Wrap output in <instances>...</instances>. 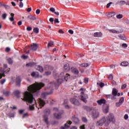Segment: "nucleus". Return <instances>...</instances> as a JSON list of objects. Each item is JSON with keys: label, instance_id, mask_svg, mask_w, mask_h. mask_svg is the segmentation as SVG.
Wrapping results in <instances>:
<instances>
[{"label": "nucleus", "instance_id": "f257e3e1", "mask_svg": "<svg viewBox=\"0 0 129 129\" xmlns=\"http://www.w3.org/2000/svg\"><path fill=\"white\" fill-rule=\"evenodd\" d=\"M45 86V84L42 83H35L33 84L30 85L28 87V90L29 92L26 91L23 93L24 98L22 99L23 101H26L28 103H32L34 101V95H38L40 93V90L42 89V87ZM33 93V94H32Z\"/></svg>", "mask_w": 129, "mask_h": 129}, {"label": "nucleus", "instance_id": "f03ea898", "mask_svg": "<svg viewBox=\"0 0 129 129\" xmlns=\"http://www.w3.org/2000/svg\"><path fill=\"white\" fill-rule=\"evenodd\" d=\"M53 76H56V77H58V79L55 82H52L48 84L47 87L45 88V90L49 89L50 91H52V89H53L54 86L55 89H57L60 84H62L64 81H68V80L69 78H70V75L65 72H61L59 74H58L56 73H53Z\"/></svg>", "mask_w": 129, "mask_h": 129}, {"label": "nucleus", "instance_id": "7ed1b4c3", "mask_svg": "<svg viewBox=\"0 0 129 129\" xmlns=\"http://www.w3.org/2000/svg\"><path fill=\"white\" fill-rule=\"evenodd\" d=\"M53 110L54 111L53 115L55 118L56 119H61L62 118V115L64 113L63 110H59L58 108H53Z\"/></svg>", "mask_w": 129, "mask_h": 129}, {"label": "nucleus", "instance_id": "20e7f679", "mask_svg": "<svg viewBox=\"0 0 129 129\" xmlns=\"http://www.w3.org/2000/svg\"><path fill=\"white\" fill-rule=\"evenodd\" d=\"M104 123L105 126H108V121L106 120L105 117H103L100 120L96 123V124L97 126H102Z\"/></svg>", "mask_w": 129, "mask_h": 129}, {"label": "nucleus", "instance_id": "39448f33", "mask_svg": "<svg viewBox=\"0 0 129 129\" xmlns=\"http://www.w3.org/2000/svg\"><path fill=\"white\" fill-rule=\"evenodd\" d=\"M84 90H85V89H83V88H81L80 89V91L81 92V96H80V99L81 100H82V101H83V102H85V103H86L87 102V99H88V96L87 95V94H84V92H83V91H84Z\"/></svg>", "mask_w": 129, "mask_h": 129}, {"label": "nucleus", "instance_id": "423d86ee", "mask_svg": "<svg viewBox=\"0 0 129 129\" xmlns=\"http://www.w3.org/2000/svg\"><path fill=\"white\" fill-rule=\"evenodd\" d=\"M44 113L45 114L43 115V120L44 122L46 123V124H48V123H49L48 122V115H50V113H51V110H50L49 109H46L44 110Z\"/></svg>", "mask_w": 129, "mask_h": 129}, {"label": "nucleus", "instance_id": "0eeeda50", "mask_svg": "<svg viewBox=\"0 0 129 129\" xmlns=\"http://www.w3.org/2000/svg\"><path fill=\"white\" fill-rule=\"evenodd\" d=\"M106 120L108 121V125H109V123L111 122H113V123H114V122H115V118H114L113 113H110L107 117Z\"/></svg>", "mask_w": 129, "mask_h": 129}, {"label": "nucleus", "instance_id": "6e6552de", "mask_svg": "<svg viewBox=\"0 0 129 129\" xmlns=\"http://www.w3.org/2000/svg\"><path fill=\"white\" fill-rule=\"evenodd\" d=\"M10 69H9L7 72V71L4 70L3 68L0 69V79L3 78V77L6 76V75H5V73H8V72H10Z\"/></svg>", "mask_w": 129, "mask_h": 129}, {"label": "nucleus", "instance_id": "1a4fd4ad", "mask_svg": "<svg viewBox=\"0 0 129 129\" xmlns=\"http://www.w3.org/2000/svg\"><path fill=\"white\" fill-rule=\"evenodd\" d=\"M92 116L94 119L97 118L99 116V112L96 110H93L92 112Z\"/></svg>", "mask_w": 129, "mask_h": 129}, {"label": "nucleus", "instance_id": "9d476101", "mask_svg": "<svg viewBox=\"0 0 129 129\" xmlns=\"http://www.w3.org/2000/svg\"><path fill=\"white\" fill-rule=\"evenodd\" d=\"M53 93V91H50L49 92H42L41 93V97L42 98H44V99H46V97L48 96V95H50V94H52Z\"/></svg>", "mask_w": 129, "mask_h": 129}, {"label": "nucleus", "instance_id": "9b49d317", "mask_svg": "<svg viewBox=\"0 0 129 129\" xmlns=\"http://www.w3.org/2000/svg\"><path fill=\"white\" fill-rule=\"evenodd\" d=\"M70 101L71 102L75 105H79L80 104V103H79V101H78L76 98H72L71 99Z\"/></svg>", "mask_w": 129, "mask_h": 129}, {"label": "nucleus", "instance_id": "f8f14e48", "mask_svg": "<svg viewBox=\"0 0 129 129\" xmlns=\"http://www.w3.org/2000/svg\"><path fill=\"white\" fill-rule=\"evenodd\" d=\"M37 49H38V44L37 43H32L31 45L30 50L37 51Z\"/></svg>", "mask_w": 129, "mask_h": 129}, {"label": "nucleus", "instance_id": "ddd939ff", "mask_svg": "<svg viewBox=\"0 0 129 129\" xmlns=\"http://www.w3.org/2000/svg\"><path fill=\"white\" fill-rule=\"evenodd\" d=\"M38 103L39 104V106L40 108H42L45 104H46V103L43 100V99L40 98L38 100Z\"/></svg>", "mask_w": 129, "mask_h": 129}, {"label": "nucleus", "instance_id": "4468645a", "mask_svg": "<svg viewBox=\"0 0 129 129\" xmlns=\"http://www.w3.org/2000/svg\"><path fill=\"white\" fill-rule=\"evenodd\" d=\"M21 81H22L21 78L20 77H17L16 79V86H18V87L21 86Z\"/></svg>", "mask_w": 129, "mask_h": 129}, {"label": "nucleus", "instance_id": "2eb2a0df", "mask_svg": "<svg viewBox=\"0 0 129 129\" xmlns=\"http://www.w3.org/2000/svg\"><path fill=\"white\" fill-rule=\"evenodd\" d=\"M71 70L72 73H73L75 75H78V74H79V71H78V69H77V68L72 67Z\"/></svg>", "mask_w": 129, "mask_h": 129}, {"label": "nucleus", "instance_id": "dca6fc26", "mask_svg": "<svg viewBox=\"0 0 129 129\" xmlns=\"http://www.w3.org/2000/svg\"><path fill=\"white\" fill-rule=\"evenodd\" d=\"M72 120L76 124L79 123V119L75 116H73L72 118Z\"/></svg>", "mask_w": 129, "mask_h": 129}, {"label": "nucleus", "instance_id": "f3484780", "mask_svg": "<svg viewBox=\"0 0 129 129\" xmlns=\"http://www.w3.org/2000/svg\"><path fill=\"white\" fill-rule=\"evenodd\" d=\"M108 31L110 33H112L113 34H120V33H121V31H116L114 29H109Z\"/></svg>", "mask_w": 129, "mask_h": 129}, {"label": "nucleus", "instance_id": "a211bd4d", "mask_svg": "<svg viewBox=\"0 0 129 129\" xmlns=\"http://www.w3.org/2000/svg\"><path fill=\"white\" fill-rule=\"evenodd\" d=\"M116 14L115 12H110L107 14L106 16L108 18H111L112 17H114V16H115Z\"/></svg>", "mask_w": 129, "mask_h": 129}, {"label": "nucleus", "instance_id": "6ab92c4d", "mask_svg": "<svg viewBox=\"0 0 129 129\" xmlns=\"http://www.w3.org/2000/svg\"><path fill=\"white\" fill-rule=\"evenodd\" d=\"M105 99H101L100 100H99L97 101V102L99 105H101V104L105 103Z\"/></svg>", "mask_w": 129, "mask_h": 129}, {"label": "nucleus", "instance_id": "aec40b11", "mask_svg": "<svg viewBox=\"0 0 129 129\" xmlns=\"http://www.w3.org/2000/svg\"><path fill=\"white\" fill-rule=\"evenodd\" d=\"M117 92L118 91L116 89L113 88L112 91V95H113V96H116V95H117Z\"/></svg>", "mask_w": 129, "mask_h": 129}, {"label": "nucleus", "instance_id": "412c9836", "mask_svg": "<svg viewBox=\"0 0 129 129\" xmlns=\"http://www.w3.org/2000/svg\"><path fill=\"white\" fill-rule=\"evenodd\" d=\"M63 68L65 71H69V70H70V67H69V63L66 64L63 67Z\"/></svg>", "mask_w": 129, "mask_h": 129}, {"label": "nucleus", "instance_id": "4be33fe9", "mask_svg": "<svg viewBox=\"0 0 129 129\" xmlns=\"http://www.w3.org/2000/svg\"><path fill=\"white\" fill-rule=\"evenodd\" d=\"M36 65V62H29L26 64V67H33V66H35Z\"/></svg>", "mask_w": 129, "mask_h": 129}, {"label": "nucleus", "instance_id": "5701e85b", "mask_svg": "<svg viewBox=\"0 0 129 129\" xmlns=\"http://www.w3.org/2000/svg\"><path fill=\"white\" fill-rule=\"evenodd\" d=\"M102 33L101 32H95L94 33V37H101Z\"/></svg>", "mask_w": 129, "mask_h": 129}, {"label": "nucleus", "instance_id": "b1692460", "mask_svg": "<svg viewBox=\"0 0 129 129\" xmlns=\"http://www.w3.org/2000/svg\"><path fill=\"white\" fill-rule=\"evenodd\" d=\"M27 19H29V20H30L31 21H35V20H36V17L32 16V15H29L27 17Z\"/></svg>", "mask_w": 129, "mask_h": 129}, {"label": "nucleus", "instance_id": "393cba45", "mask_svg": "<svg viewBox=\"0 0 129 129\" xmlns=\"http://www.w3.org/2000/svg\"><path fill=\"white\" fill-rule=\"evenodd\" d=\"M118 37L121 39V40H123V41H125V40H126V37L124 36L123 34H119Z\"/></svg>", "mask_w": 129, "mask_h": 129}, {"label": "nucleus", "instance_id": "a878e982", "mask_svg": "<svg viewBox=\"0 0 129 129\" xmlns=\"http://www.w3.org/2000/svg\"><path fill=\"white\" fill-rule=\"evenodd\" d=\"M70 127V125L67 124V123L64 124V126H61L60 127L61 129H67Z\"/></svg>", "mask_w": 129, "mask_h": 129}, {"label": "nucleus", "instance_id": "bb28decb", "mask_svg": "<svg viewBox=\"0 0 129 129\" xmlns=\"http://www.w3.org/2000/svg\"><path fill=\"white\" fill-rule=\"evenodd\" d=\"M20 91L19 90H17V91H15L14 92V95H15V96H17V97H18L19 98H20Z\"/></svg>", "mask_w": 129, "mask_h": 129}, {"label": "nucleus", "instance_id": "cd10ccee", "mask_svg": "<svg viewBox=\"0 0 129 129\" xmlns=\"http://www.w3.org/2000/svg\"><path fill=\"white\" fill-rule=\"evenodd\" d=\"M120 65L124 67L128 66V62L127 61H122L121 62Z\"/></svg>", "mask_w": 129, "mask_h": 129}, {"label": "nucleus", "instance_id": "c85d7f7f", "mask_svg": "<svg viewBox=\"0 0 129 129\" xmlns=\"http://www.w3.org/2000/svg\"><path fill=\"white\" fill-rule=\"evenodd\" d=\"M37 70H38V71H40V72H43V67L41 66H38L36 68Z\"/></svg>", "mask_w": 129, "mask_h": 129}, {"label": "nucleus", "instance_id": "c756f323", "mask_svg": "<svg viewBox=\"0 0 129 129\" xmlns=\"http://www.w3.org/2000/svg\"><path fill=\"white\" fill-rule=\"evenodd\" d=\"M3 94L5 95V96H9L10 95V92L8 91H3Z\"/></svg>", "mask_w": 129, "mask_h": 129}, {"label": "nucleus", "instance_id": "7c9ffc66", "mask_svg": "<svg viewBox=\"0 0 129 129\" xmlns=\"http://www.w3.org/2000/svg\"><path fill=\"white\" fill-rule=\"evenodd\" d=\"M53 45H54V42L50 41L47 44V47L49 48V47H52Z\"/></svg>", "mask_w": 129, "mask_h": 129}, {"label": "nucleus", "instance_id": "2f4dec72", "mask_svg": "<svg viewBox=\"0 0 129 129\" xmlns=\"http://www.w3.org/2000/svg\"><path fill=\"white\" fill-rule=\"evenodd\" d=\"M29 109L30 110H35V104H33L32 105H29Z\"/></svg>", "mask_w": 129, "mask_h": 129}, {"label": "nucleus", "instance_id": "473e14b6", "mask_svg": "<svg viewBox=\"0 0 129 129\" xmlns=\"http://www.w3.org/2000/svg\"><path fill=\"white\" fill-rule=\"evenodd\" d=\"M7 61L9 64H12L13 63V59L11 58H8Z\"/></svg>", "mask_w": 129, "mask_h": 129}, {"label": "nucleus", "instance_id": "72a5a7b5", "mask_svg": "<svg viewBox=\"0 0 129 129\" xmlns=\"http://www.w3.org/2000/svg\"><path fill=\"white\" fill-rule=\"evenodd\" d=\"M51 71H46L44 73V75H45V76H48L49 75H51Z\"/></svg>", "mask_w": 129, "mask_h": 129}, {"label": "nucleus", "instance_id": "f704fd0d", "mask_svg": "<svg viewBox=\"0 0 129 129\" xmlns=\"http://www.w3.org/2000/svg\"><path fill=\"white\" fill-rule=\"evenodd\" d=\"M33 32H34L35 34H38V33H39V28H38V27L34 28L33 29Z\"/></svg>", "mask_w": 129, "mask_h": 129}, {"label": "nucleus", "instance_id": "c9c22d12", "mask_svg": "<svg viewBox=\"0 0 129 129\" xmlns=\"http://www.w3.org/2000/svg\"><path fill=\"white\" fill-rule=\"evenodd\" d=\"M30 46L28 47H26L24 49V51L25 53H26V54H29V53H30V50H28V51H27V50H28V48H29Z\"/></svg>", "mask_w": 129, "mask_h": 129}, {"label": "nucleus", "instance_id": "e433bc0d", "mask_svg": "<svg viewBox=\"0 0 129 129\" xmlns=\"http://www.w3.org/2000/svg\"><path fill=\"white\" fill-rule=\"evenodd\" d=\"M97 84L98 85H99L100 86V87H101V88H102V87H103V86H104V83H97Z\"/></svg>", "mask_w": 129, "mask_h": 129}, {"label": "nucleus", "instance_id": "4c0bfd02", "mask_svg": "<svg viewBox=\"0 0 129 129\" xmlns=\"http://www.w3.org/2000/svg\"><path fill=\"white\" fill-rule=\"evenodd\" d=\"M80 66L81 67H88V63H82Z\"/></svg>", "mask_w": 129, "mask_h": 129}, {"label": "nucleus", "instance_id": "58836bf2", "mask_svg": "<svg viewBox=\"0 0 129 129\" xmlns=\"http://www.w3.org/2000/svg\"><path fill=\"white\" fill-rule=\"evenodd\" d=\"M3 7H4V8L6 9V10H10V9H11V7L9 5L4 4Z\"/></svg>", "mask_w": 129, "mask_h": 129}, {"label": "nucleus", "instance_id": "ea45409f", "mask_svg": "<svg viewBox=\"0 0 129 129\" xmlns=\"http://www.w3.org/2000/svg\"><path fill=\"white\" fill-rule=\"evenodd\" d=\"M119 4L121 6H123V5H124L125 4H126V2H125V1H120Z\"/></svg>", "mask_w": 129, "mask_h": 129}, {"label": "nucleus", "instance_id": "a19ab883", "mask_svg": "<svg viewBox=\"0 0 129 129\" xmlns=\"http://www.w3.org/2000/svg\"><path fill=\"white\" fill-rule=\"evenodd\" d=\"M124 101V98L123 97H121V98L119 100V102H120L121 104Z\"/></svg>", "mask_w": 129, "mask_h": 129}, {"label": "nucleus", "instance_id": "79ce46f5", "mask_svg": "<svg viewBox=\"0 0 129 129\" xmlns=\"http://www.w3.org/2000/svg\"><path fill=\"white\" fill-rule=\"evenodd\" d=\"M117 19H122V15L121 14H118L116 15Z\"/></svg>", "mask_w": 129, "mask_h": 129}, {"label": "nucleus", "instance_id": "37998d69", "mask_svg": "<svg viewBox=\"0 0 129 129\" xmlns=\"http://www.w3.org/2000/svg\"><path fill=\"white\" fill-rule=\"evenodd\" d=\"M7 15L6 13H4L2 15V18L3 20H6V18H7Z\"/></svg>", "mask_w": 129, "mask_h": 129}, {"label": "nucleus", "instance_id": "c03bdc74", "mask_svg": "<svg viewBox=\"0 0 129 129\" xmlns=\"http://www.w3.org/2000/svg\"><path fill=\"white\" fill-rule=\"evenodd\" d=\"M82 121L84 122H87V118H86V117H82Z\"/></svg>", "mask_w": 129, "mask_h": 129}, {"label": "nucleus", "instance_id": "a18cd8bd", "mask_svg": "<svg viewBox=\"0 0 129 129\" xmlns=\"http://www.w3.org/2000/svg\"><path fill=\"white\" fill-rule=\"evenodd\" d=\"M108 79H109V80H113V76H112V75H110L109 76V77H108Z\"/></svg>", "mask_w": 129, "mask_h": 129}, {"label": "nucleus", "instance_id": "49530a36", "mask_svg": "<svg viewBox=\"0 0 129 129\" xmlns=\"http://www.w3.org/2000/svg\"><path fill=\"white\" fill-rule=\"evenodd\" d=\"M57 23H60V21H59V19L55 18L54 19V24H57Z\"/></svg>", "mask_w": 129, "mask_h": 129}, {"label": "nucleus", "instance_id": "de8ad7c7", "mask_svg": "<svg viewBox=\"0 0 129 129\" xmlns=\"http://www.w3.org/2000/svg\"><path fill=\"white\" fill-rule=\"evenodd\" d=\"M122 48H127V44L126 43H123L122 44Z\"/></svg>", "mask_w": 129, "mask_h": 129}, {"label": "nucleus", "instance_id": "09e8293b", "mask_svg": "<svg viewBox=\"0 0 129 129\" xmlns=\"http://www.w3.org/2000/svg\"><path fill=\"white\" fill-rule=\"evenodd\" d=\"M50 11L52 13H55V8H51L50 9Z\"/></svg>", "mask_w": 129, "mask_h": 129}, {"label": "nucleus", "instance_id": "8fccbe9b", "mask_svg": "<svg viewBox=\"0 0 129 129\" xmlns=\"http://www.w3.org/2000/svg\"><path fill=\"white\" fill-rule=\"evenodd\" d=\"M84 83L87 84L88 83V78H85L84 80Z\"/></svg>", "mask_w": 129, "mask_h": 129}, {"label": "nucleus", "instance_id": "3c124183", "mask_svg": "<svg viewBox=\"0 0 129 129\" xmlns=\"http://www.w3.org/2000/svg\"><path fill=\"white\" fill-rule=\"evenodd\" d=\"M120 105H121V104L120 102H119L116 103V106H117V107H119Z\"/></svg>", "mask_w": 129, "mask_h": 129}, {"label": "nucleus", "instance_id": "603ef678", "mask_svg": "<svg viewBox=\"0 0 129 129\" xmlns=\"http://www.w3.org/2000/svg\"><path fill=\"white\" fill-rule=\"evenodd\" d=\"M111 99L112 100H115V99H116V98L115 97V96H111Z\"/></svg>", "mask_w": 129, "mask_h": 129}, {"label": "nucleus", "instance_id": "864d4df0", "mask_svg": "<svg viewBox=\"0 0 129 129\" xmlns=\"http://www.w3.org/2000/svg\"><path fill=\"white\" fill-rule=\"evenodd\" d=\"M28 116V113H24L22 116L23 118H25V117H27Z\"/></svg>", "mask_w": 129, "mask_h": 129}, {"label": "nucleus", "instance_id": "5fc2aeb1", "mask_svg": "<svg viewBox=\"0 0 129 129\" xmlns=\"http://www.w3.org/2000/svg\"><path fill=\"white\" fill-rule=\"evenodd\" d=\"M110 5H112V2H110L109 3L107 4L106 7L108 9V8L110 7Z\"/></svg>", "mask_w": 129, "mask_h": 129}, {"label": "nucleus", "instance_id": "6e6d98bb", "mask_svg": "<svg viewBox=\"0 0 129 129\" xmlns=\"http://www.w3.org/2000/svg\"><path fill=\"white\" fill-rule=\"evenodd\" d=\"M126 87V84H123L121 87V89H124V88H125Z\"/></svg>", "mask_w": 129, "mask_h": 129}, {"label": "nucleus", "instance_id": "4d7b16f0", "mask_svg": "<svg viewBox=\"0 0 129 129\" xmlns=\"http://www.w3.org/2000/svg\"><path fill=\"white\" fill-rule=\"evenodd\" d=\"M6 52H10L11 51V48L9 47H7L5 49Z\"/></svg>", "mask_w": 129, "mask_h": 129}, {"label": "nucleus", "instance_id": "13d9d810", "mask_svg": "<svg viewBox=\"0 0 129 129\" xmlns=\"http://www.w3.org/2000/svg\"><path fill=\"white\" fill-rule=\"evenodd\" d=\"M0 82H1V84H4V83H5V82H6V79L1 80Z\"/></svg>", "mask_w": 129, "mask_h": 129}, {"label": "nucleus", "instance_id": "bf43d9fd", "mask_svg": "<svg viewBox=\"0 0 129 129\" xmlns=\"http://www.w3.org/2000/svg\"><path fill=\"white\" fill-rule=\"evenodd\" d=\"M80 129H85V125L83 124L80 126Z\"/></svg>", "mask_w": 129, "mask_h": 129}, {"label": "nucleus", "instance_id": "052dcab7", "mask_svg": "<svg viewBox=\"0 0 129 129\" xmlns=\"http://www.w3.org/2000/svg\"><path fill=\"white\" fill-rule=\"evenodd\" d=\"M69 33H70V34H71V35H73V34H74V32H73V30H69Z\"/></svg>", "mask_w": 129, "mask_h": 129}, {"label": "nucleus", "instance_id": "680f3d73", "mask_svg": "<svg viewBox=\"0 0 129 129\" xmlns=\"http://www.w3.org/2000/svg\"><path fill=\"white\" fill-rule=\"evenodd\" d=\"M19 7L20 8H23V7H24V4H23V2H20Z\"/></svg>", "mask_w": 129, "mask_h": 129}, {"label": "nucleus", "instance_id": "e2e57ef3", "mask_svg": "<svg viewBox=\"0 0 129 129\" xmlns=\"http://www.w3.org/2000/svg\"><path fill=\"white\" fill-rule=\"evenodd\" d=\"M19 112L20 114H23L24 113V110H19Z\"/></svg>", "mask_w": 129, "mask_h": 129}, {"label": "nucleus", "instance_id": "0e129e2a", "mask_svg": "<svg viewBox=\"0 0 129 129\" xmlns=\"http://www.w3.org/2000/svg\"><path fill=\"white\" fill-rule=\"evenodd\" d=\"M27 31H32V27L28 26L27 28Z\"/></svg>", "mask_w": 129, "mask_h": 129}, {"label": "nucleus", "instance_id": "69168bd1", "mask_svg": "<svg viewBox=\"0 0 129 129\" xmlns=\"http://www.w3.org/2000/svg\"><path fill=\"white\" fill-rule=\"evenodd\" d=\"M22 58L23 59H27L28 58V56L23 55L22 56Z\"/></svg>", "mask_w": 129, "mask_h": 129}, {"label": "nucleus", "instance_id": "338daca9", "mask_svg": "<svg viewBox=\"0 0 129 129\" xmlns=\"http://www.w3.org/2000/svg\"><path fill=\"white\" fill-rule=\"evenodd\" d=\"M40 9H37L36 11V15H39V14H40Z\"/></svg>", "mask_w": 129, "mask_h": 129}, {"label": "nucleus", "instance_id": "774afa93", "mask_svg": "<svg viewBox=\"0 0 129 129\" xmlns=\"http://www.w3.org/2000/svg\"><path fill=\"white\" fill-rule=\"evenodd\" d=\"M111 95H106V97H107V98H111Z\"/></svg>", "mask_w": 129, "mask_h": 129}]
</instances>
